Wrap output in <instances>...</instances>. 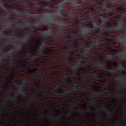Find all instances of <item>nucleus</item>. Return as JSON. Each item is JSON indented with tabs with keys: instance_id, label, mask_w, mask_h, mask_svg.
<instances>
[{
	"instance_id": "34",
	"label": "nucleus",
	"mask_w": 126,
	"mask_h": 126,
	"mask_svg": "<svg viewBox=\"0 0 126 126\" xmlns=\"http://www.w3.org/2000/svg\"><path fill=\"white\" fill-rule=\"evenodd\" d=\"M3 124V122H1L0 123V125Z\"/></svg>"
},
{
	"instance_id": "5",
	"label": "nucleus",
	"mask_w": 126,
	"mask_h": 126,
	"mask_svg": "<svg viewBox=\"0 0 126 126\" xmlns=\"http://www.w3.org/2000/svg\"><path fill=\"white\" fill-rule=\"evenodd\" d=\"M73 84H76V83L73 82L71 86H67L72 87L71 88H68L63 90L61 89L62 88H60V89L61 90V91H62V92L59 91V92L55 93L57 95V97L49 96V99H53V101L57 100V102L59 103L70 102L73 103V105H75L76 104L75 102L72 100L75 99L79 101L80 100V99L82 97V96L78 95L76 94L73 93L72 92L84 91L87 93H91L92 91V90H89L85 87L80 88H78L73 85Z\"/></svg>"
},
{
	"instance_id": "12",
	"label": "nucleus",
	"mask_w": 126,
	"mask_h": 126,
	"mask_svg": "<svg viewBox=\"0 0 126 126\" xmlns=\"http://www.w3.org/2000/svg\"><path fill=\"white\" fill-rule=\"evenodd\" d=\"M106 111L107 113H108V114H109L110 117L114 116L113 114L111 113V109H108V110H106Z\"/></svg>"
},
{
	"instance_id": "18",
	"label": "nucleus",
	"mask_w": 126,
	"mask_h": 126,
	"mask_svg": "<svg viewBox=\"0 0 126 126\" xmlns=\"http://www.w3.org/2000/svg\"><path fill=\"white\" fill-rule=\"evenodd\" d=\"M100 115H98V119H99V120H100V118L102 117V115L101 113H100Z\"/></svg>"
},
{
	"instance_id": "2",
	"label": "nucleus",
	"mask_w": 126,
	"mask_h": 126,
	"mask_svg": "<svg viewBox=\"0 0 126 126\" xmlns=\"http://www.w3.org/2000/svg\"><path fill=\"white\" fill-rule=\"evenodd\" d=\"M78 47H65L60 46L58 51L52 55L42 56L35 53L23 57L22 54L13 56L10 60H4L3 67L0 68V75H5L12 79L19 74L24 76L28 80L31 78L36 79L55 75L67 67L75 65L81 60V44Z\"/></svg>"
},
{
	"instance_id": "26",
	"label": "nucleus",
	"mask_w": 126,
	"mask_h": 126,
	"mask_svg": "<svg viewBox=\"0 0 126 126\" xmlns=\"http://www.w3.org/2000/svg\"><path fill=\"white\" fill-rule=\"evenodd\" d=\"M39 115H40V116L41 117H45V116L44 115H42L41 114H39Z\"/></svg>"
},
{
	"instance_id": "43",
	"label": "nucleus",
	"mask_w": 126,
	"mask_h": 126,
	"mask_svg": "<svg viewBox=\"0 0 126 126\" xmlns=\"http://www.w3.org/2000/svg\"><path fill=\"white\" fill-rule=\"evenodd\" d=\"M51 111H52V110L51 109Z\"/></svg>"
},
{
	"instance_id": "19",
	"label": "nucleus",
	"mask_w": 126,
	"mask_h": 126,
	"mask_svg": "<svg viewBox=\"0 0 126 126\" xmlns=\"http://www.w3.org/2000/svg\"><path fill=\"white\" fill-rule=\"evenodd\" d=\"M68 105L69 106L70 109H73V105H69V104Z\"/></svg>"
},
{
	"instance_id": "46",
	"label": "nucleus",
	"mask_w": 126,
	"mask_h": 126,
	"mask_svg": "<svg viewBox=\"0 0 126 126\" xmlns=\"http://www.w3.org/2000/svg\"><path fill=\"white\" fill-rule=\"evenodd\" d=\"M85 126H87V125H85Z\"/></svg>"
},
{
	"instance_id": "8",
	"label": "nucleus",
	"mask_w": 126,
	"mask_h": 126,
	"mask_svg": "<svg viewBox=\"0 0 126 126\" xmlns=\"http://www.w3.org/2000/svg\"><path fill=\"white\" fill-rule=\"evenodd\" d=\"M121 91H120L118 92L117 93H115V92H111L110 91H107L108 92H105V94H104V96H108L110 97H116L117 98H119L120 97L122 96V94L121 93H119L118 94H111V93H118L119 92H121Z\"/></svg>"
},
{
	"instance_id": "22",
	"label": "nucleus",
	"mask_w": 126,
	"mask_h": 126,
	"mask_svg": "<svg viewBox=\"0 0 126 126\" xmlns=\"http://www.w3.org/2000/svg\"><path fill=\"white\" fill-rule=\"evenodd\" d=\"M4 58H3V57L0 55V59H3ZM1 63H2V61H0V64H1Z\"/></svg>"
},
{
	"instance_id": "38",
	"label": "nucleus",
	"mask_w": 126,
	"mask_h": 126,
	"mask_svg": "<svg viewBox=\"0 0 126 126\" xmlns=\"http://www.w3.org/2000/svg\"><path fill=\"white\" fill-rule=\"evenodd\" d=\"M126 97V94L125 95V97Z\"/></svg>"
},
{
	"instance_id": "24",
	"label": "nucleus",
	"mask_w": 126,
	"mask_h": 126,
	"mask_svg": "<svg viewBox=\"0 0 126 126\" xmlns=\"http://www.w3.org/2000/svg\"><path fill=\"white\" fill-rule=\"evenodd\" d=\"M119 125H118L117 126H121V124H122V123L120 121H119Z\"/></svg>"
},
{
	"instance_id": "52",
	"label": "nucleus",
	"mask_w": 126,
	"mask_h": 126,
	"mask_svg": "<svg viewBox=\"0 0 126 126\" xmlns=\"http://www.w3.org/2000/svg\"><path fill=\"white\" fill-rule=\"evenodd\" d=\"M9 126H10V125H9Z\"/></svg>"
},
{
	"instance_id": "42",
	"label": "nucleus",
	"mask_w": 126,
	"mask_h": 126,
	"mask_svg": "<svg viewBox=\"0 0 126 126\" xmlns=\"http://www.w3.org/2000/svg\"><path fill=\"white\" fill-rule=\"evenodd\" d=\"M98 111H99V112L100 111V110H98Z\"/></svg>"
},
{
	"instance_id": "48",
	"label": "nucleus",
	"mask_w": 126,
	"mask_h": 126,
	"mask_svg": "<svg viewBox=\"0 0 126 126\" xmlns=\"http://www.w3.org/2000/svg\"><path fill=\"white\" fill-rule=\"evenodd\" d=\"M86 106V105H85V107Z\"/></svg>"
},
{
	"instance_id": "50",
	"label": "nucleus",
	"mask_w": 126,
	"mask_h": 126,
	"mask_svg": "<svg viewBox=\"0 0 126 126\" xmlns=\"http://www.w3.org/2000/svg\"><path fill=\"white\" fill-rule=\"evenodd\" d=\"M1 112H2V110H1Z\"/></svg>"
},
{
	"instance_id": "4",
	"label": "nucleus",
	"mask_w": 126,
	"mask_h": 126,
	"mask_svg": "<svg viewBox=\"0 0 126 126\" xmlns=\"http://www.w3.org/2000/svg\"><path fill=\"white\" fill-rule=\"evenodd\" d=\"M71 65L66 67L64 70H61L55 75H50L45 78L44 81L42 82L41 89L37 93L36 95L39 97H42L45 100H47L49 101H46L47 103L53 104L59 103L57 100L52 101L53 99H49L50 95L57 96L55 93H52L53 90L57 91L61 88H66L68 86H71L73 82L72 80V70Z\"/></svg>"
},
{
	"instance_id": "45",
	"label": "nucleus",
	"mask_w": 126,
	"mask_h": 126,
	"mask_svg": "<svg viewBox=\"0 0 126 126\" xmlns=\"http://www.w3.org/2000/svg\"><path fill=\"white\" fill-rule=\"evenodd\" d=\"M92 117V116H90V118L91 117Z\"/></svg>"
},
{
	"instance_id": "47",
	"label": "nucleus",
	"mask_w": 126,
	"mask_h": 126,
	"mask_svg": "<svg viewBox=\"0 0 126 126\" xmlns=\"http://www.w3.org/2000/svg\"><path fill=\"white\" fill-rule=\"evenodd\" d=\"M54 126H56V125H54Z\"/></svg>"
},
{
	"instance_id": "14",
	"label": "nucleus",
	"mask_w": 126,
	"mask_h": 126,
	"mask_svg": "<svg viewBox=\"0 0 126 126\" xmlns=\"http://www.w3.org/2000/svg\"><path fill=\"white\" fill-rule=\"evenodd\" d=\"M8 77L9 76H8V77H5V78L4 79H5V81H4V83L6 84H7V83L9 82V81L8 80H10V78Z\"/></svg>"
},
{
	"instance_id": "10",
	"label": "nucleus",
	"mask_w": 126,
	"mask_h": 126,
	"mask_svg": "<svg viewBox=\"0 0 126 126\" xmlns=\"http://www.w3.org/2000/svg\"><path fill=\"white\" fill-rule=\"evenodd\" d=\"M91 100H90L88 99L87 100L85 101V103L87 104H93L94 103H96V102L94 100V99H95V98L93 99L91 98Z\"/></svg>"
},
{
	"instance_id": "35",
	"label": "nucleus",
	"mask_w": 126,
	"mask_h": 126,
	"mask_svg": "<svg viewBox=\"0 0 126 126\" xmlns=\"http://www.w3.org/2000/svg\"><path fill=\"white\" fill-rule=\"evenodd\" d=\"M2 77V76H0V78H3V77Z\"/></svg>"
},
{
	"instance_id": "40",
	"label": "nucleus",
	"mask_w": 126,
	"mask_h": 126,
	"mask_svg": "<svg viewBox=\"0 0 126 126\" xmlns=\"http://www.w3.org/2000/svg\"><path fill=\"white\" fill-rule=\"evenodd\" d=\"M42 113V114H44V113L43 112H42V113Z\"/></svg>"
},
{
	"instance_id": "23",
	"label": "nucleus",
	"mask_w": 126,
	"mask_h": 126,
	"mask_svg": "<svg viewBox=\"0 0 126 126\" xmlns=\"http://www.w3.org/2000/svg\"><path fill=\"white\" fill-rule=\"evenodd\" d=\"M5 81V79H3V80H0V83H1L2 82H3L4 81Z\"/></svg>"
},
{
	"instance_id": "32",
	"label": "nucleus",
	"mask_w": 126,
	"mask_h": 126,
	"mask_svg": "<svg viewBox=\"0 0 126 126\" xmlns=\"http://www.w3.org/2000/svg\"><path fill=\"white\" fill-rule=\"evenodd\" d=\"M89 115H91V114H93V113H91V112L89 113Z\"/></svg>"
},
{
	"instance_id": "30",
	"label": "nucleus",
	"mask_w": 126,
	"mask_h": 126,
	"mask_svg": "<svg viewBox=\"0 0 126 126\" xmlns=\"http://www.w3.org/2000/svg\"><path fill=\"white\" fill-rule=\"evenodd\" d=\"M78 119V117L76 116H75V119H74V120L75 121V120H76V119Z\"/></svg>"
},
{
	"instance_id": "9",
	"label": "nucleus",
	"mask_w": 126,
	"mask_h": 126,
	"mask_svg": "<svg viewBox=\"0 0 126 126\" xmlns=\"http://www.w3.org/2000/svg\"><path fill=\"white\" fill-rule=\"evenodd\" d=\"M47 117H49L50 118V119H55L58 120H62V117H63V114L62 112H61L58 115V116H55L52 117H50L49 115H47Z\"/></svg>"
},
{
	"instance_id": "7",
	"label": "nucleus",
	"mask_w": 126,
	"mask_h": 126,
	"mask_svg": "<svg viewBox=\"0 0 126 126\" xmlns=\"http://www.w3.org/2000/svg\"><path fill=\"white\" fill-rule=\"evenodd\" d=\"M19 103H24L27 104V106L29 104H31V103L39 104L42 101H45L44 98L42 97H39L37 95H34L33 98L25 97H19Z\"/></svg>"
},
{
	"instance_id": "15",
	"label": "nucleus",
	"mask_w": 126,
	"mask_h": 126,
	"mask_svg": "<svg viewBox=\"0 0 126 126\" xmlns=\"http://www.w3.org/2000/svg\"><path fill=\"white\" fill-rule=\"evenodd\" d=\"M11 96H13V99L14 100V102H15V100L16 99V98L17 97V96H15L13 94H11L10 95V96H9V98H10L11 99Z\"/></svg>"
},
{
	"instance_id": "3",
	"label": "nucleus",
	"mask_w": 126,
	"mask_h": 126,
	"mask_svg": "<svg viewBox=\"0 0 126 126\" xmlns=\"http://www.w3.org/2000/svg\"><path fill=\"white\" fill-rule=\"evenodd\" d=\"M118 69V71L126 68L120 62H76L75 65H71L72 80L73 82L77 87L81 88L85 87L90 93L84 91H77L84 92L90 94L91 99H94V96L100 100L104 97L105 91L117 93L120 91L121 88L126 87V75H121L112 79V81L117 82L119 85H116L111 80L114 75L116 74V70L112 66Z\"/></svg>"
},
{
	"instance_id": "1",
	"label": "nucleus",
	"mask_w": 126,
	"mask_h": 126,
	"mask_svg": "<svg viewBox=\"0 0 126 126\" xmlns=\"http://www.w3.org/2000/svg\"><path fill=\"white\" fill-rule=\"evenodd\" d=\"M56 23H0V54L23 57L52 52L56 47Z\"/></svg>"
},
{
	"instance_id": "11",
	"label": "nucleus",
	"mask_w": 126,
	"mask_h": 126,
	"mask_svg": "<svg viewBox=\"0 0 126 126\" xmlns=\"http://www.w3.org/2000/svg\"><path fill=\"white\" fill-rule=\"evenodd\" d=\"M73 112L74 111H73V109H70V110H69V112H70V114H69L68 112L67 113V114L69 116L67 117V118L69 119H71V117H70L72 115Z\"/></svg>"
},
{
	"instance_id": "44",
	"label": "nucleus",
	"mask_w": 126,
	"mask_h": 126,
	"mask_svg": "<svg viewBox=\"0 0 126 126\" xmlns=\"http://www.w3.org/2000/svg\"><path fill=\"white\" fill-rule=\"evenodd\" d=\"M94 115L95 116H96V115H95V114H94Z\"/></svg>"
},
{
	"instance_id": "27",
	"label": "nucleus",
	"mask_w": 126,
	"mask_h": 126,
	"mask_svg": "<svg viewBox=\"0 0 126 126\" xmlns=\"http://www.w3.org/2000/svg\"><path fill=\"white\" fill-rule=\"evenodd\" d=\"M34 114H35L36 116H37V112H35V113H34Z\"/></svg>"
},
{
	"instance_id": "31",
	"label": "nucleus",
	"mask_w": 126,
	"mask_h": 126,
	"mask_svg": "<svg viewBox=\"0 0 126 126\" xmlns=\"http://www.w3.org/2000/svg\"><path fill=\"white\" fill-rule=\"evenodd\" d=\"M2 117H5L6 116V115H4V114H2Z\"/></svg>"
},
{
	"instance_id": "13",
	"label": "nucleus",
	"mask_w": 126,
	"mask_h": 126,
	"mask_svg": "<svg viewBox=\"0 0 126 126\" xmlns=\"http://www.w3.org/2000/svg\"><path fill=\"white\" fill-rule=\"evenodd\" d=\"M4 103H11L13 105H14V104L13 103V102H12L10 100H8L6 98L4 100Z\"/></svg>"
},
{
	"instance_id": "36",
	"label": "nucleus",
	"mask_w": 126,
	"mask_h": 126,
	"mask_svg": "<svg viewBox=\"0 0 126 126\" xmlns=\"http://www.w3.org/2000/svg\"><path fill=\"white\" fill-rule=\"evenodd\" d=\"M103 106L104 107V109H106V108H105V107L104 106V105H103Z\"/></svg>"
},
{
	"instance_id": "39",
	"label": "nucleus",
	"mask_w": 126,
	"mask_h": 126,
	"mask_svg": "<svg viewBox=\"0 0 126 126\" xmlns=\"http://www.w3.org/2000/svg\"><path fill=\"white\" fill-rule=\"evenodd\" d=\"M44 111H45V112H47V110H44Z\"/></svg>"
},
{
	"instance_id": "21",
	"label": "nucleus",
	"mask_w": 126,
	"mask_h": 126,
	"mask_svg": "<svg viewBox=\"0 0 126 126\" xmlns=\"http://www.w3.org/2000/svg\"><path fill=\"white\" fill-rule=\"evenodd\" d=\"M85 110H88L90 111L91 110V109L89 108V106L88 108H86L85 109Z\"/></svg>"
},
{
	"instance_id": "16",
	"label": "nucleus",
	"mask_w": 126,
	"mask_h": 126,
	"mask_svg": "<svg viewBox=\"0 0 126 126\" xmlns=\"http://www.w3.org/2000/svg\"><path fill=\"white\" fill-rule=\"evenodd\" d=\"M63 118H64V120L66 122L69 123H74V122L73 120H72V121H70V120H68L67 119L65 118L64 116H63Z\"/></svg>"
},
{
	"instance_id": "53",
	"label": "nucleus",
	"mask_w": 126,
	"mask_h": 126,
	"mask_svg": "<svg viewBox=\"0 0 126 126\" xmlns=\"http://www.w3.org/2000/svg\"><path fill=\"white\" fill-rule=\"evenodd\" d=\"M79 109H80V108H79Z\"/></svg>"
},
{
	"instance_id": "6",
	"label": "nucleus",
	"mask_w": 126,
	"mask_h": 126,
	"mask_svg": "<svg viewBox=\"0 0 126 126\" xmlns=\"http://www.w3.org/2000/svg\"><path fill=\"white\" fill-rule=\"evenodd\" d=\"M45 78L41 77L37 79L31 78V79L29 80H28V79L26 78H24L22 81L24 85L28 86L26 90L30 92L25 93V91L23 89L24 88V86H21L18 91V94L21 96L20 97L33 98L34 96L36 95V94L41 89V85Z\"/></svg>"
},
{
	"instance_id": "37",
	"label": "nucleus",
	"mask_w": 126,
	"mask_h": 126,
	"mask_svg": "<svg viewBox=\"0 0 126 126\" xmlns=\"http://www.w3.org/2000/svg\"><path fill=\"white\" fill-rule=\"evenodd\" d=\"M94 120V121H96V120H95V119H94V120Z\"/></svg>"
},
{
	"instance_id": "51",
	"label": "nucleus",
	"mask_w": 126,
	"mask_h": 126,
	"mask_svg": "<svg viewBox=\"0 0 126 126\" xmlns=\"http://www.w3.org/2000/svg\"><path fill=\"white\" fill-rule=\"evenodd\" d=\"M99 126H101L100 125H99Z\"/></svg>"
},
{
	"instance_id": "20",
	"label": "nucleus",
	"mask_w": 126,
	"mask_h": 126,
	"mask_svg": "<svg viewBox=\"0 0 126 126\" xmlns=\"http://www.w3.org/2000/svg\"><path fill=\"white\" fill-rule=\"evenodd\" d=\"M4 111L6 112H10L11 110L9 109H4Z\"/></svg>"
},
{
	"instance_id": "25",
	"label": "nucleus",
	"mask_w": 126,
	"mask_h": 126,
	"mask_svg": "<svg viewBox=\"0 0 126 126\" xmlns=\"http://www.w3.org/2000/svg\"><path fill=\"white\" fill-rule=\"evenodd\" d=\"M5 107L6 108H7V107H9V105L8 104H7L6 103H5Z\"/></svg>"
},
{
	"instance_id": "29",
	"label": "nucleus",
	"mask_w": 126,
	"mask_h": 126,
	"mask_svg": "<svg viewBox=\"0 0 126 126\" xmlns=\"http://www.w3.org/2000/svg\"><path fill=\"white\" fill-rule=\"evenodd\" d=\"M46 123H47V124H48L51 125V124H52V123H49L47 122H46Z\"/></svg>"
},
{
	"instance_id": "33",
	"label": "nucleus",
	"mask_w": 126,
	"mask_h": 126,
	"mask_svg": "<svg viewBox=\"0 0 126 126\" xmlns=\"http://www.w3.org/2000/svg\"><path fill=\"white\" fill-rule=\"evenodd\" d=\"M22 123H23V124H25V122L23 120H22Z\"/></svg>"
},
{
	"instance_id": "17",
	"label": "nucleus",
	"mask_w": 126,
	"mask_h": 126,
	"mask_svg": "<svg viewBox=\"0 0 126 126\" xmlns=\"http://www.w3.org/2000/svg\"><path fill=\"white\" fill-rule=\"evenodd\" d=\"M76 111H77V112H78L81 113V114H83V113H88V112H87V111H86L84 112H83L82 111H81V110L78 109H77V110H76Z\"/></svg>"
},
{
	"instance_id": "28",
	"label": "nucleus",
	"mask_w": 126,
	"mask_h": 126,
	"mask_svg": "<svg viewBox=\"0 0 126 126\" xmlns=\"http://www.w3.org/2000/svg\"><path fill=\"white\" fill-rule=\"evenodd\" d=\"M54 122H56L57 124H58L59 123V122L57 121H53Z\"/></svg>"
},
{
	"instance_id": "41",
	"label": "nucleus",
	"mask_w": 126,
	"mask_h": 126,
	"mask_svg": "<svg viewBox=\"0 0 126 126\" xmlns=\"http://www.w3.org/2000/svg\"><path fill=\"white\" fill-rule=\"evenodd\" d=\"M39 119V118H38L37 119H36V120H38Z\"/></svg>"
},
{
	"instance_id": "49",
	"label": "nucleus",
	"mask_w": 126,
	"mask_h": 126,
	"mask_svg": "<svg viewBox=\"0 0 126 126\" xmlns=\"http://www.w3.org/2000/svg\"><path fill=\"white\" fill-rule=\"evenodd\" d=\"M0 110H1V109H0Z\"/></svg>"
}]
</instances>
